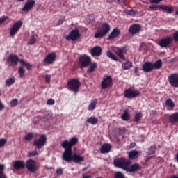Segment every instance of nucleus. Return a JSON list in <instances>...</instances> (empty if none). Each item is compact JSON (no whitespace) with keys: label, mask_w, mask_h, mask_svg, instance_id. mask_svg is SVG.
Listing matches in <instances>:
<instances>
[{"label":"nucleus","mask_w":178,"mask_h":178,"mask_svg":"<svg viewBox=\"0 0 178 178\" xmlns=\"http://www.w3.org/2000/svg\"><path fill=\"white\" fill-rule=\"evenodd\" d=\"M63 161L67 163L74 162L75 163H80L84 162V157L81 156L79 154H72V150L64 151L63 153Z\"/></svg>","instance_id":"obj_4"},{"label":"nucleus","mask_w":178,"mask_h":178,"mask_svg":"<svg viewBox=\"0 0 178 178\" xmlns=\"http://www.w3.org/2000/svg\"><path fill=\"white\" fill-rule=\"evenodd\" d=\"M122 120L128 121L129 120V115L127 113H124L121 116Z\"/></svg>","instance_id":"obj_39"},{"label":"nucleus","mask_w":178,"mask_h":178,"mask_svg":"<svg viewBox=\"0 0 178 178\" xmlns=\"http://www.w3.org/2000/svg\"><path fill=\"white\" fill-rule=\"evenodd\" d=\"M112 86L113 78H111V76H105L102 78V81L101 82V88H102V90L111 88Z\"/></svg>","instance_id":"obj_11"},{"label":"nucleus","mask_w":178,"mask_h":178,"mask_svg":"<svg viewBox=\"0 0 178 178\" xmlns=\"http://www.w3.org/2000/svg\"><path fill=\"white\" fill-rule=\"evenodd\" d=\"M113 3H116L122 6H125V0H116V1H113Z\"/></svg>","instance_id":"obj_45"},{"label":"nucleus","mask_w":178,"mask_h":178,"mask_svg":"<svg viewBox=\"0 0 178 178\" xmlns=\"http://www.w3.org/2000/svg\"><path fill=\"white\" fill-rule=\"evenodd\" d=\"M5 144H7V139L1 138L0 139V148L3 147Z\"/></svg>","instance_id":"obj_43"},{"label":"nucleus","mask_w":178,"mask_h":178,"mask_svg":"<svg viewBox=\"0 0 178 178\" xmlns=\"http://www.w3.org/2000/svg\"><path fill=\"white\" fill-rule=\"evenodd\" d=\"M102 52V49L99 46H96V47L92 48V49L90 50V54L93 57L100 56Z\"/></svg>","instance_id":"obj_22"},{"label":"nucleus","mask_w":178,"mask_h":178,"mask_svg":"<svg viewBox=\"0 0 178 178\" xmlns=\"http://www.w3.org/2000/svg\"><path fill=\"white\" fill-rule=\"evenodd\" d=\"M46 104H47V105L51 106L54 105V104H55V102L54 101V99H47V102H46Z\"/></svg>","instance_id":"obj_52"},{"label":"nucleus","mask_w":178,"mask_h":178,"mask_svg":"<svg viewBox=\"0 0 178 178\" xmlns=\"http://www.w3.org/2000/svg\"><path fill=\"white\" fill-rule=\"evenodd\" d=\"M161 10L165 11L168 14H171L173 12V8L170 7V6L168 7L161 6Z\"/></svg>","instance_id":"obj_32"},{"label":"nucleus","mask_w":178,"mask_h":178,"mask_svg":"<svg viewBox=\"0 0 178 178\" xmlns=\"http://www.w3.org/2000/svg\"><path fill=\"white\" fill-rule=\"evenodd\" d=\"M89 65H90V67H89L88 70H87V74H91L95 72V70H96L97 65L96 63H93L90 65H88V66Z\"/></svg>","instance_id":"obj_30"},{"label":"nucleus","mask_w":178,"mask_h":178,"mask_svg":"<svg viewBox=\"0 0 178 178\" xmlns=\"http://www.w3.org/2000/svg\"><path fill=\"white\" fill-rule=\"evenodd\" d=\"M23 24L24 22L20 20L15 22V24H13V26L11 27V29H10V35L15 36Z\"/></svg>","instance_id":"obj_15"},{"label":"nucleus","mask_w":178,"mask_h":178,"mask_svg":"<svg viewBox=\"0 0 178 178\" xmlns=\"http://www.w3.org/2000/svg\"><path fill=\"white\" fill-rule=\"evenodd\" d=\"M5 170V165L0 164V178H8L7 175L3 172Z\"/></svg>","instance_id":"obj_31"},{"label":"nucleus","mask_w":178,"mask_h":178,"mask_svg":"<svg viewBox=\"0 0 178 178\" xmlns=\"http://www.w3.org/2000/svg\"><path fill=\"white\" fill-rule=\"evenodd\" d=\"M65 19H66V17H61V18H60L58 19V22H57V26H60V25L63 24Z\"/></svg>","instance_id":"obj_46"},{"label":"nucleus","mask_w":178,"mask_h":178,"mask_svg":"<svg viewBox=\"0 0 178 178\" xmlns=\"http://www.w3.org/2000/svg\"><path fill=\"white\" fill-rule=\"evenodd\" d=\"M80 37H81V35L79 34V31L78 29H74L70 31V33H69V35L66 36V40H72V41H77Z\"/></svg>","instance_id":"obj_14"},{"label":"nucleus","mask_w":178,"mask_h":178,"mask_svg":"<svg viewBox=\"0 0 178 178\" xmlns=\"http://www.w3.org/2000/svg\"><path fill=\"white\" fill-rule=\"evenodd\" d=\"M24 0H17V2H23Z\"/></svg>","instance_id":"obj_62"},{"label":"nucleus","mask_w":178,"mask_h":178,"mask_svg":"<svg viewBox=\"0 0 178 178\" xmlns=\"http://www.w3.org/2000/svg\"><path fill=\"white\" fill-rule=\"evenodd\" d=\"M162 65L163 63L161 62V60H159L154 63L151 62H145V64L142 65V70H143L145 73H149L152 72V70H160Z\"/></svg>","instance_id":"obj_5"},{"label":"nucleus","mask_w":178,"mask_h":178,"mask_svg":"<svg viewBox=\"0 0 178 178\" xmlns=\"http://www.w3.org/2000/svg\"><path fill=\"white\" fill-rule=\"evenodd\" d=\"M128 158L129 160H134L138 158V152L136 150H132L128 153Z\"/></svg>","instance_id":"obj_26"},{"label":"nucleus","mask_w":178,"mask_h":178,"mask_svg":"<svg viewBox=\"0 0 178 178\" xmlns=\"http://www.w3.org/2000/svg\"><path fill=\"white\" fill-rule=\"evenodd\" d=\"M169 6H164V5H160V6H157V5H152L151 6H149V10H155L156 9H161V7H168Z\"/></svg>","instance_id":"obj_36"},{"label":"nucleus","mask_w":178,"mask_h":178,"mask_svg":"<svg viewBox=\"0 0 178 178\" xmlns=\"http://www.w3.org/2000/svg\"><path fill=\"white\" fill-rule=\"evenodd\" d=\"M44 118L47 120H52V115L51 114H47L44 116Z\"/></svg>","instance_id":"obj_53"},{"label":"nucleus","mask_w":178,"mask_h":178,"mask_svg":"<svg viewBox=\"0 0 178 178\" xmlns=\"http://www.w3.org/2000/svg\"><path fill=\"white\" fill-rule=\"evenodd\" d=\"M96 178H102V177H96Z\"/></svg>","instance_id":"obj_64"},{"label":"nucleus","mask_w":178,"mask_h":178,"mask_svg":"<svg viewBox=\"0 0 178 178\" xmlns=\"http://www.w3.org/2000/svg\"><path fill=\"white\" fill-rule=\"evenodd\" d=\"M15 78H10L6 80V86H10L13 84H15Z\"/></svg>","instance_id":"obj_34"},{"label":"nucleus","mask_w":178,"mask_h":178,"mask_svg":"<svg viewBox=\"0 0 178 178\" xmlns=\"http://www.w3.org/2000/svg\"><path fill=\"white\" fill-rule=\"evenodd\" d=\"M125 98L131 99L136 98L140 95V92L137 90H131V88L127 89L124 94Z\"/></svg>","instance_id":"obj_16"},{"label":"nucleus","mask_w":178,"mask_h":178,"mask_svg":"<svg viewBox=\"0 0 178 178\" xmlns=\"http://www.w3.org/2000/svg\"><path fill=\"white\" fill-rule=\"evenodd\" d=\"M173 40H172V37L168 36L160 39L158 44L161 48H170V47H172Z\"/></svg>","instance_id":"obj_10"},{"label":"nucleus","mask_w":178,"mask_h":178,"mask_svg":"<svg viewBox=\"0 0 178 178\" xmlns=\"http://www.w3.org/2000/svg\"><path fill=\"white\" fill-rule=\"evenodd\" d=\"M113 163L114 166H115L116 168L129 165L128 161H127L125 158H118L116 159H114Z\"/></svg>","instance_id":"obj_19"},{"label":"nucleus","mask_w":178,"mask_h":178,"mask_svg":"<svg viewBox=\"0 0 178 178\" xmlns=\"http://www.w3.org/2000/svg\"><path fill=\"white\" fill-rule=\"evenodd\" d=\"M80 86L81 83H79V81L77 79H72L67 81V90L74 92L75 95L78 94Z\"/></svg>","instance_id":"obj_6"},{"label":"nucleus","mask_w":178,"mask_h":178,"mask_svg":"<svg viewBox=\"0 0 178 178\" xmlns=\"http://www.w3.org/2000/svg\"><path fill=\"white\" fill-rule=\"evenodd\" d=\"M120 35V31L118 29H114L108 35L107 40H113L114 38H117Z\"/></svg>","instance_id":"obj_23"},{"label":"nucleus","mask_w":178,"mask_h":178,"mask_svg":"<svg viewBox=\"0 0 178 178\" xmlns=\"http://www.w3.org/2000/svg\"><path fill=\"white\" fill-rule=\"evenodd\" d=\"M110 31V25L108 24H104L101 26V29L97 30V32L95 33V38L99 39V38H102L106 33Z\"/></svg>","instance_id":"obj_8"},{"label":"nucleus","mask_w":178,"mask_h":178,"mask_svg":"<svg viewBox=\"0 0 178 178\" xmlns=\"http://www.w3.org/2000/svg\"><path fill=\"white\" fill-rule=\"evenodd\" d=\"M13 168H14L15 170L17 171L25 169V168H26V170L31 173H34L37 170L35 161L33 159L27 160L26 163L24 162V161L16 160L15 162H13Z\"/></svg>","instance_id":"obj_2"},{"label":"nucleus","mask_w":178,"mask_h":178,"mask_svg":"<svg viewBox=\"0 0 178 178\" xmlns=\"http://www.w3.org/2000/svg\"><path fill=\"white\" fill-rule=\"evenodd\" d=\"M97 104V99H95L91 101L90 104H88L87 107V110L90 111H92L96 108V105Z\"/></svg>","instance_id":"obj_27"},{"label":"nucleus","mask_w":178,"mask_h":178,"mask_svg":"<svg viewBox=\"0 0 178 178\" xmlns=\"http://www.w3.org/2000/svg\"><path fill=\"white\" fill-rule=\"evenodd\" d=\"M142 29V26L139 24H133L129 26V32L131 35H136L138 33L140 30Z\"/></svg>","instance_id":"obj_21"},{"label":"nucleus","mask_w":178,"mask_h":178,"mask_svg":"<svg viewBox=\"0 0 178 178\" xmlns=\"http://www.w3.org/2000/svg\"><path fill=\"white\" fill-rule=\"evenodd\" d=\"M169 122L172 124L178 123V112L174 113L169 116Z\"/></svg>","instance_id":"obj_25"},{"label":"nucleus","mask_w":178,"mask_h":178,"mask_svg":"<svg viewBox=\"0 0 178 178\" xmlns=\"http://www.w3.org/2000/svg\"><path fill=\"white\" fill-rule=\"evenodd\" d=\"M134 74L137 76H140V73L138 72V66H137V65H136V67H134Z\"/></svg>","instance_id":"obj_51"},{"label":"nucleus","mask_w":178,"mask_h":178,"mask_svg":"<svg viewBox=\"0 0 178 178\" xmlns=\"http://www.w3.org/2000/svg\"><path fill=\"white\" fill-rule=\"evenodd\" d=\"M175 159L177 160V162L178 163V153L175 156Z\"/></svg>","instance_id":"obj_60"},{"label":"nucleus","mask_w":178,"mask_h":178,"mask_svg":"<svg viewBox=\"0 0 178 178\" xmlns=\"http://www.w3.org/2000/svg\"><path fill=\"white\" fill-rule=\"evenodd\" d=\"M78 143L76 137L72 138L70 141L64 140L61 143V147L64 151H72V147L75 146Z\"/></svg>","instance_id":"obj_7"},{"label":"nucleus","mask_w":178,"mask_h":178,"mask_svg":"<svg viewBox=\"0 0 178 178\" xmlns=\"http://www.w3.org/2000/svg\"><path fill=\"white\" fill-rule=\"evenodd\" d=\"M168 79L172 87L178 88V74H171Z\"/></svg>","instance_id":"obj_17"},{"label":"nucleus","mask_w":178,"mask_h":178,"mask_svg":"<svg viewBox=\"0 0 178 178\" xmlns=\"http://www.w3.org/2000/svg\"><path fill=\"white\" fill-rule=\"evenodd\" d=\"M34 37H35V35L33 34L31 35V39L29 40V41H28V45H33L35 43V38Z\"/></svg>","instance_id":"obj_40"},{"label":"nucleus","mask_w":178,"mask_h":178,"mask_svg":"<svg viewBox=\"0 0 178 178\" xmlns=\"http://www.w3.org/2000/svg\"><path fill=\"white\" fill-rule=\"evenodd\" d=\"M46 145V136L42 135L39 138L34 140L33 145L37 149H39Z\"/></svg>","instance_id":"obj_12"},{"label":"nucleus","mask_w":178,"mask_h":178,"mask_svg":"<svg viewBox=\"0 0 178 178\" xmlns=\"http://www.w3.org/2000/svg\"><path fill=\"white\" fill-rule=\"evenodd\" d=\"M142 113H136V115L134 116V121L136 122H138V121H140V119L142 118Z\"/></svg>","instance_id":"obj_37"},{"label":"nucleus","mask_w":178,"mask_h":178,"mask_svg":"<svg viewBox=\"0 0 178 178\" xmlns=\"http://www.w3.org/2000/svg\"><path fill=\"white\" fill-rule=\"evenodd\" d=\"M79 68L83 69L87 67L88 65H92V59L87 55H83L79 56Z\"/></svg>","instance_id":"obj_9"},{"label":"nucleus","mask_w":178,"mask_h":178,"mask_svg":"<svg viewBox=\"0 0 178 178\" xmlns=\"http://www.w3.org/2000/svg\"><path fill=\"white\" fill-rule=\"evenodd\" d=\"M33 138H34V134H33L32 133H29L26 134V136H25V140L30 141L33 140Z\"/></svg>","instance_id":"obj_38"},{"label":"nucleus","mask_w":178,"mask_h":178,"mask_svg":"<svg viewBox=\"0 0 178 178\" xmlns=\"http://www.w3.org/2000/svg\"><path fill=\"white\" fill-rule=\"evenodd\" d=\"M44 79L46 83H49L51 82V75L46 74L44 76Z\"/></svg>","instance_id":"obj_48"},{"label":"nucleus","mask_w":178,"mask_h":178,"mask_svg":"<svg viewBox=\"0 0 178 178\" xmlns=\"http://www.w3.org/2000/svg\"><path fill=\"white\" fill-rule=\"evenodd\" d=\"M97 122H98L97 118L95 117H90L87 119V123L92 125L97 124Z\"/></svg>","instance_id":"obj_29"},{"label":"nucleus","mask_w":178,"mask_h":178,"mask_svg":"<svg viewBox=\"0 0 178 178\" xmlns=\"http://www.w3.org/2000/svg\"><path fill=\"white\" fill-rule=\"evenodd\" d=\"M165 104L169 107V108H168V110L169 111L173 110V108L175 107V104H174L172 99H166Z\"/></svg>","instance_id":"obj_28"},{"label":"nucleus","mask_w":178,"mask_h":178,"mask_svg":"<svg viewBox=\"0 0 178 178\" xmlns=\"http://www.w3.org/2000/svg\"><path fill=\"white\" fill-rule=\"evenodd\" d=\"M34 6H35V0H26L24 8H22V11L28 13L34 8Z\"/></svg>","instance_id":"obj_18"},{"label":"nucleus","mask_w":178,"mask_h":178,"mask_svg":"<svg viewBox=\"0 0 178 178\" xmlns=\"http://www.w3.org/2000/svg\"><path fill=\"white\" fill-rule=\"evenodd\" d=\"M88 169V167H84V168H83V170H81V171H82V172H85L86 170H87Z\"/></svg>","instance_id":"obj_59"},{"label":"nucleus","mask_w":178,"mask_h":178,"mask_svg":"<svg viewBox=\"0 0 178 178\" xmlns=\"http://www.w3.org/2000/svg\"><path fill=\"white\" fill-rule=\"evenodd\" d=\"M111 150V145L110 144H104L102 146H101V154H104L109 153Z\"/></svg>","instance_id":"obj_24"},{"label":"nucleus","mask_w":178,"mask_h":178,"mask_svg":"<svg viewBox=\"0 0 178 178\" xmlns=\"http://www.w3.org/2000/svg\"><path fill=\"white\" fill-rule=\"evenodd\" d=\"M147 155H154L155 154V145H151L149 149H147Z\"/></svg>","instance_id":"obj_35"},{"label":"nucleus","mask_w":178,"mask_h":178,"mask_svg":"<svg viewBox=\"0 0 178 178\" xmlns=\"http://www.w3.org/2000/svg\"><path fill=\"white\" fill-rule=\"evenodd\" d=\"M83 178H91L90 176H83Z\"/></svg>","instance_id":"obj_61"},{"label":"nucleus","mask_w":178,"mask_h":178,"mask_svg":"<svg viewBox=\"0 0 178 178\" xmlns=\"http://www.w3.org/2000/svg\"><path fill=\"white\" fill-rule=\"evenodd\" d=\"M163 0H149L151 3H155V4H159L160 2H161Z\"/></svg>","instance_id":"obj_54"},{"label":"nucleus","mask_w":178,"mask_h":178,"mask_svg":"<svg viewBox=\"0 0 178 178\" xmlns=\"http://www.w3.org/2000/svg\"><path fill=\"white\" fill-rule=\"evenodd\" d=\"M113 52H114L120 60L125 61V63H122V70H128L131 67H133V63H131L129 60L125 58V56H123L124 54H127V49L124 47L122 48L114 47L113 48Z\"/></svg>","instance_id":"obj_3"},{"label":"nucleus","mask_w":178,"mask_h":178,"mask_svg":"<svg viewBox=\"0 0 178 178\" xmlns=\"http://www.w3.org/2000/svg\"><path fill=\"white\" fill-rule=\"evenodd\" d=\"M136 13L134 12V10H128V15L131 16H134Z\"/></svg>","instance_id":"obj_55"},{"label":"nucleus","mask_w":178,"mask_h":178,"mask_svg":"<svg viewBox=\"0 0 178 178\" xmlns=\"http://www.w3.org/2000/svg\"><path fill=\"white\" fill-rule=\"evenodd\" d=\"M5 108V105L2 103V102H0V111H3Z\"/></svg>","instance_id":"obj_56"},{"label":"nucleus","mask_w":178,"mask_h":178,"mask_svg":"<svg viewBox=\"0 0 178 178\" xmlns=\"http://www.w3.org/2000/svg\"><path fill=\"white\" fill-rule=\"evenodd\" d=\"M38 155V153L36 150L28 152V157H33Z\"/></svg>","instance_id":"obj_41"},{"label":"nucleus","mask_w":178,"mask_h":178,"mask_svg":"<svg viewBox=\"0 0 178 178\" xmlns=\"http://www.w3.org/2000/svg\"><path fill=\"white\" fill-rule=\"evenodd\" d=\"M175 15H177L178 16V10H177V12H175Z\"/></svg>","instance_id":"obj_63"},{"label":"nucleus","mask_w":178,"mask_h":178,"mask_svg":"<svg viewBox=\"0 0 178 178\" xmlns=\"http://www.w3.org/2000/svg\"><path fill=\"white\" fill-rule=\"evenodd\" d=\"M11 107H15L17 105V99H14L10 102Z\"/></svg>","instance_id":"obj_44"},{"label":"nucleus","mask_w":178,"mask_h":178,"mask_svg":"<svg viewBox=\"0 0 178 178\" xmlns=\"http://www.w3.org/2000/svg\"><path fill=\"white\" fill-rule=\"evenodd\" d=\"M56 59V55L54 52L49 53V54L46 55L44 59H43V64L44 65H50L54 64L55 60Z\"/></svg>","instance_id":"obj_13"},{"label":"nucleus","mask_w":178,"mask_h":178,"mask_svg":"<svg viewBox=\"0 0 178 178\" xmlns=\"http://www.w3.org/2000/svg\"><path fill=\"white\" fill-rule=\"evenodd\" d=\"M114 178H125V175H124L121 172H116L115 176Z\"/></svg>","instance_id":"obj_42"},{"label":"nucleus","mask_w":178,"mask_h":178,"mask_svg":"<svg viewBox=\"0 0 178 178\" xmlns=\"http://www.w3.org/2000/svg\"><path fill=\"white\" fill-rule=\"evenodd\" d=\"M7 62H8V63H11L12 65H14L15 66L17 65V63H20L21 66L20 67H19V74L20 75V79L24 78V76H25V69L24 68V67H26V70H31L32 67L31 64L26 63L22 59H19V56L15 54L10 55V56H8V58H7Z\"/></svg>","instance_id":"obj_1"},{"label":"nucleus","mask_w":178,"mask_h":178,"mask_svg":"<svg viewBox=\"0 0 178 178\" xmlns=\"http://www.w3.org/2000/svg\"><path fill=\"white\" fill-rule=\"evenodd\" d=\"M166 178H178V176H177V175H172V176L168 177Z\"/></svg>","instance_id":"obj_58"},{"label":"nucleus","mask_w":178,"mask_h":178,"mask_svg":"<svg viewBox=\"0 0 178 178\" xmlns=\"http://www.w3.org/2000/svg\"><path fill=\"white\" fill-rule=\"evenodd\" d=\"M171 38L172 40H175V42H178V31H175V33H174V36Z\"/></svg>","instance_id":"obj_49"},{"label":"nucleus","mask_w":178,"mask_h":178,"mask_svg":"<svg viewBox=\"0 0 178 178\" xmlns=\"http://www.w3.org/2000/svg\"><path fill=\"white\" fill-rule=\"evenodd\" d=\"M113 2H116V0H107V3L111 4Z\"/></svg>","instance_id":"obj_57"},{"label":"nucleus","mask_w":178,"mask_h":178,"mask_svg":"<svg viewBox=\"0 0 178 178\" xmlns=\"http://www.w3.org/2000/svg\"><path fill=\"white\" fill-rule=\"evenodd\" d=\"M55 174H57L58 176L63 175V168H58L55 171Z\"/></svg>","instance_id":"obj_50"},{"label":"nucleus","mask_w":178,"mask_h":178,"mask_svg":"<svg viewBox=\"0 0 178 178\" xmlns=\"http://www.w3.org/2000/svg\"><path fill=\"white\" fill-rule=\"evenodd\" d=\"M107 56L114 61H119V60L118 59V56L113 54V53L110 52V51H107Z\"/></svg>","instance_id":"obj_33"},{"label":"nucleus","mask_w":178,"mask_h":178,"mask_svg":"<svg viewBox=\"0 0 178 178\" xmlns=\"http://www.w3.org/2000/svg\"><path fill=\"white\" fill-rule=\"evenodd\" d=\"M8 19V16H3L0 18V25Z\"/></svg>","instance_id":"obj_47"},{"label":"nucleus","mask_w":178,"mask_h":178,"mask_svg":"<svg viewBox=\"0 0 178 178\" xmlns=\"http://www.w3.org/2000/svg\"><path fill=\"white\" fill-rule=\"evenodd\" d=\"M117 168L123 169L124 170H125L127 172H129L131 173L135 172L137 170H140V167H139L138 164H134L133 165H131L129 167H128V165H127V166H119Z\"/></svg>","instance_id":"obj_20"}]
</instances>
